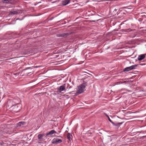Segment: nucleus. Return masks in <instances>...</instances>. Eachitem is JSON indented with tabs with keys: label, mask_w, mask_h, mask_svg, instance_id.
I'll use <instances>...</instances> for the list:
<instances>
[{
	"label": "nucleus",
	"mask_w": 146,
	"mask_h": 146,
	"mask_svg": "<svg viewBox=\"0 0 146 146\" xmlns=\"http://www.w3.org/2000/svg\"><path fill=\"white\" fill-rule=\"evenodd\" d=\"M13 101L12 100H10L8 101L7 104L8 107L9 108H11L13 112H17L19 111L20 110V107H19L18 104H13Z\"/></svg>",
	"instance_id": "f257e3e1"
},
{
	"label": "nucleus",
	"mask_w": 146,
	"mask_h": 146,
	"mask_svg": "<svg viewBox=\"0 0 146 146\" xmlns=\"http://www.w3.org/2000/svg\"><path fill=\"white\" fill-rule=\"evenodd\" d=\"M87 85V83L85 82L81 84L80 86H78V90L77 92V94H79L83 92H84L86 86Z\"/></svg>",
	"instance_id": "f03ea898"
},
{
	"label": "nucleus",
	"mask_w": 146,
	"mask_h": 146,
	"mask_svg": "<svg viewBox=\"0 0 146 146\" xmlns=\"http://www.w3.org/2000/svg\"><path fill=\"white\" fill-rule=\"evenodd\" d=\"M139 64H137L132 65L128 67L125 68L123 70V71L124 72H128L132 70L135 69V68L138 66Z\"/></svg>",
	"instance_id": "7ed1b4c3"
},
{
	"label": "nucleus",
	"mask_w": 146,
	"mask_h": 146,
	"mask_svg": "<svg viewBox=\"0 0 146 146\" xmlns=\"http://www.w3.org/2000/svg\"><path fill=\"white\" fill-rule=\"evenodd\" d=\"M62 141L61 139L57 138H55L52 141V143L54 144H57L61 143Z\"/></svg>",
	"instance_id": "20e7f679"
},
{
	"label": "nucleus",
	"mask_w": 146,
	"mask_h": 146,
	"mask_svg": "<svg viewBox=\"0 0 146 146\" xmlns=\"http://www.w3.org/2000/svg\"><path fill=\"white\" fill-rule=\"evenodd\" d=\"M65 84H63L61 86H60L59 88H58V90L59 92H61L62 91H65L66 90L65 89Z\"/></svg>",
	"instance_id": "39448f33"
},
{
	"label": "nucleus",
	"mask_w": 146,
	"mask_h": 146,
	"mask_svg": "<svg viewBox=\"0 0 146 146\" xmlns=\"http://www.w3.org/2000/svg\"><path fill=\"white\" fill-rule=\"evenodd\" d=\"M70 33H66L57 35V36L59 37H66L70 35Z\"/></svg>",
	"instance_id": "423d86ee"
},
{
	"label": "nucleus",
	"mask_w": 146,
	"mask_h": 146,
	"mask_svg": "<svg viewBox=\"0 0 146 146\" xmlns=\"http://www.w3.org/2000/svg\"><path fill=\"white\" fill-rule=\"evenodd\" d=\"M54 133H57V134H58V133L55 130H51L49 132L47 133L46 134V136H47L50 135H51Z\"/></svg>",
	"instance_id": "0eeeda50"
},
{
	"label": "nucleus",
	"mask_w": 146,
	"mask_h": 146,
	"mask_svg": "<svg viewBox=\"0 0 146 146\" xmlns=\"http://www.w3.org/2000/svg\"><path fill=\"white\" fill-rule=\"evenodd\" d=\"M145 58V54H141L139 56L138 58V60L139 61H140L143 59H144Z\"/></svg>",
	"instance_id": "6e6552de"
},
{
	"label": "nucleus",
	"mask_w": 146,
	"mask_h": 146,
	"mask_svg": "<svg viewBox=\"0 0 146 146\" xmlns=\"http://www.w3.org/2000/svg\"><path fill=\"white\" fill-rule=\"evenodd\" d=\"M25 123L26 122L24 121L20 122L17 124V127H21V125H25Z\"/></svg>",
	"instance_id": "1a4fd4ad"
},
{
	"label": "nucleus",
	"mask_w": 146,
	"mask_h": 146,
	"mask_svg": "<svg viewBox=\"0 0 146 146\" xmlns=\"http://www.w3.org/2000/svg\"><path fill=\"white\" fill-rule=\"evenodd\" d=\"M132 31V30H131V29L129 28L128 29H121V31L123 32H130L131 31Z\"/></svg>",
	"instance_id": "9d476101"
},
{
	"label": "nucleus",
	"mask_w": 146,
	"mask_h": 146,
	"mask_svg": "<svg viewBox=\"0 0 146 146\" xmlns=\"http://www.w3.org/2000/svg\"><path fill=\"white\" fill-rule=\"evenodd\" d=\"M70 2V0H65L64 1H62V5H65L67 4H68Z\"/></svg>",
	"instance_id": "9b49d317"
},
{
	"label": "nucleus",
	"mask_w": 146,
	"mask_h": 146,
	"mask_svg": "<svg viewBox=\"0 0 146 146\" xmlns=\"http://www.w3.org/2000/svg\"><path fill=\"white\" fill-rule=\"evenodd\" d=\"M9 14L11 15H17L18 14V12L16 11H13L10 12Z\"/></svg>",
	"instance_id": "f8f14e48"
},
{
	"label": "nucleus",
	"mask_w": 146,
	"mask_h": 146,
	"mask_svg": "<svg viewBox=\"0 0 146 146\" xmlns=\"http://www.w3.org/2000/svg\"><path fill=\"white\" fill-rule=\"evenodd\" d=\"M123 123V122H121V123H115L113 122V123H112L113 125L118 126V127H119Z\"/></svg>",
	"instance_id": "ddd939ff"
},
{
	"label": "nucleus",
	"mask_w": 146,
	"mask_h": 146,
	"mask_svg": "<svg viewBox=\"0 0 146 146\" xmlns=\"http://www.w3.org/2000/svg\"><path fill=\"white\" fill-rule=\"evenodd\" d=\"M72 137V135L70 133H68L67 135V138L70 141L72 140L71 137Z\"/></svg>",
	"instance_id": "4468645a"
},
{
	"label": "nucleus",
	"mask_w": 146,
	"mask_h": 146,
	"mask_svg": "<svg viewBox=\"0 0 146 146\" xmlns=\"http://www.w3.org/2000/svg\"><path fill=\"white\" fill-rule=\"evenodd\" d=\"M104 114L106 115V116L108 117V119L109 120V121L111 122L112 123H113V122L110 119L109 116L106 113H104Z\"/></svg>",
	"instance_id": "2eb2a0df"
},
{
	"label": "nucleus",
	"mask_w": 146,
	"mask_h": 146,
	"mask_svg": "<svg viewBox=\"0 0 146 146\" xmlns=\"http://www.w3.org/2000/svg\"><path fill=\"white\" fill-rule=\"evenodd\" d=\"M44 135L39 134L38 135V138L39 139H42V137Z\"/></svg>",
	"instance_id": "dca6fc26"
},
{
	"label": "nucleus",
	"mask_w": 146,
	"mask_h": 146,
	"mask_svg": "<svg viewBox=\"0 0 146 146\" xmlns=\"http://www.w3.org/2000/svg\"><path fill=\"white\" fill-rule=\"evenodd\" d=\"M117 9H113V8H111L110 9V11H113V12H114V11H115V12H114V13H115L116 12V11H117Z\"/></svg>",
	"instance_id": "f3484780"
},
{
	"label": "nucleus",
	"mask_w": 146,
	"mask_h": 146,
	"mask_svg": "<svg viewBox=\"0 0 146 146\" xmlns=\"http://www.w3.org/2000/svg\"><path fill=\"white\" fill-rule=\"evenodd\" d=\"M65 84V89H66V88H68V87H69L70 86V85L69 84Z\"/></svg>",
	"instance_id": "a211bd4d"
},
{
	"label": "nucleus",
	"mask_w": 146,
	"mask_h": 146,
	"mask_svg": "<svg viewBox=\"0 0 146 146\" xmlns=\"http://www.w3.org/2000/svg\"><path fill=\"white\" fill-rule=\"evenodd\" d=\"M0 144L3 146H6V145H7V144L6 143H0Z\"/></svg>",
	"instance_id": "6ab92c4d"
},
{
	"label": "nucleus",
	"mask_w": 146,
	"mask_h": 146,
	"mask_svg": "<svg viewBox=\"0 0 146 146\" xmlns=\"http://www.w3.org/2000/svg\"><path fill=\"white\" fill-rule=\"evenodd\" d=\"M54 17H52L49 19V20L51 21L54 19Z\"/></svg>",
	"instance_id": "aec40b11"
},
{
	"label": "nucleus",
	"mask_w": 146,
	"mask_h": 146,
	"mask_svg": "<svg viewBox=\"0 0 146 146\" xmlns=\"http://www.w3.org/2000/svg\"><path fill=\"white\" fill-rule=\"evenodd\" d=\"M98 21V20H96V21H94V20H92V21H91L92 22H96V21Z\"/></svg>",
	"instance_id": "412c9836"
},
{
	"label": "nucleus",
	"mask_w": 146,
	"mask_h": 146,
	"mask_svg": "<svg viewBox=\"0 0 146 146\" xmlns=\"http://www.w3.org/2000/svg\"><path fill=\"white\" fill-rule=\"evenodd\" d=\"M32 74V72H28L27 73V74H29L30 75H31V74Z\"/></svg>",
	"instance_id": "4be33fe9"
},
{
	"label": "nucleus",
	"mask_w": 146,
	"mask_h": 146,
	"mask_svg": "<svg viewBox=\"0 0 146 146\" xmlns=\"http://www.w3.org/2000/svg\"><path fill=\"white\" fill-rule=\"evenodd\" d=\"M72 88V87L71 86H69V87L68 88V89H70Z\"/></svg>",
	"instance_id": "5701e85b"
},
{
	"label": "nucleus",
	"mask_w": 146,
	"mask_h": 146,
	"mask_svg": "<svg viewBox=\"0 0 146 146\" xmlns=\"http://www.w3.org/2000/svg\"><path fill=\"white\" fill-rule=\"evenodd\" d=\"M125 82V81L124 82H119V83H122Z\"/></svg>",
	"instance_id": "b1692460"
},
{
	"label": "nucleus",
	"mask_w": 146,
	"mask_h": 146,
	"mask_svg": "<svg viewBox=\"0 0 146 146\" xmlns=\"http://www.w3.org/2000/svg\"><path fill=\"white\" fill-rule=\"evenodd\" d=\"M74 92V91L72 92H70V94H71L72 92Z\"/></svg>",
	"instance_id": "393cba45"
},
{
	"label": "nucleus",
	"mask_w": 146,
	"mask_h": 146,
	"mask_svg": "<svg viewBox=\"0 0 146 146\" xmlns=\"http://www.w3.org/2000/svg\"><path fill=\"white\" fill-rule=\"evenodd\" d=\"M139 64L140 65H143V64Z\"/></svg>",
	"instance_id": "a878e982"
},
{
	"label": "nucleus",
	"mask_w": 146,
	"mask_h": 146,
	"mask_svg": "<svg viewBox=\"0 0 146 146\" xmlns=\"http://www.w3.org/2000/svg\"><path fill=\"white\" fill-rule=\"evenodd\" d=\"M86 72V73H88V74H89V73H87V72Z\"/></svg>",
	"instance_id": "bb28decb"
},
{
	"label": "nucleus",
	"mask_w": 146,
	"mask_h": 146,
	"mask_svg": "<svg viewBox=\"0 0 146 146\" xmlns=\"http://www.w3.org/2000/svg\"><path fill=\"white\" fill-rule=\"evenodd\" d=\"M18 19H19V18H18L17 19H16V20H18Z\"/></svg>",
	"instance_id": "cd10ccee"
},
{
	"label": "nucleus",
	"mask_w": 146,
	"mask_h": 146,
	"mask_svg": "<svg viewBox=\"0 0 146 146\" xmlns=\"http://www.w3.org/2000/svg\"><path fill=\"white\" fill-rule=\"evenodd\" d=\"M145 136H143V137H145Z\"/></svg>",
	"instance_id": "c85d7f7f"
}]
</instances>
